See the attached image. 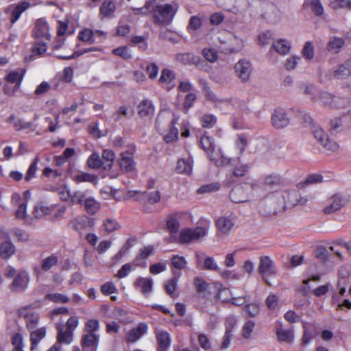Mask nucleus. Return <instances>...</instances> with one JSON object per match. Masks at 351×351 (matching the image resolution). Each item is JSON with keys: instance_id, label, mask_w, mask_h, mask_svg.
Segmentation results:
<instances>
[{"instance_id": "24", "label": "nucleus", "mask_w": 351, "mask_h": 351, "mask_svg": "<svg viewBox=\"0 0 351 351\" xmlns=\"http://www.w3.org/2000/svg\"><path fill=\"white\" fill-rule=\"evenodd\" d=\"M210 159L218 167H224L230 165L231 162V158L225 156L220 151H216L215 153L211 152L210 154Z\"/></svg>"}, {"instance_id": "51", "label": "nucleus", "mask_w": 351, "mask_h": 351, "mask_svg": "<svg viewBox=\"0 0 351 351\" xmlns=\"http://www.w3.org/2000/svg\"><path fill=\"white\" fill-rule=\"evenodd\" d=\"M203 128H213L217 123V118L210 114H204L201 119Z\"/></svg>"}, {"instance_id": "61", "label": "nucleus", "mask_w": 351, "mask_h": 351, "mask_svg": "<svg viewBox=\"0 0 351 351\" xmlns=\"http://www.w3.org/2000/svg\"><path fill=\"white\" fill-rule=\"evenodd\" d=\"M27 201H22V202L18 205V208L15 213L16 218L20 219H25L27 214Z\"/></svg>"}, {"instance_id": "54", "label": "nucleus", "mask_w": 351, "mask_h": 351, "mask_svg": "<svg viewBox=\"0 0 351 351\" xmlns=\"http://www.w3.org/2000/svg\"><path fill=\"white\" fill-rule=\"evenodd\" d=\"M330 7L333 10L341 8L351 10V0H334L330 3Z\"/></svg>"}, {"instance_id": "48", "label": "nucleus", "mask_w": 351, "mask_h": 351, "mask_svg": "<svg viewBox=\"0 0 351 351\" xmlns=\"http://www.w3.org/2000/svg\"><path fill=\"white\" fill-rule=\"evenodd\" d=\"M204 269L210 271H219L220 268L213 257L206 256L204 261Z\"/></svg>"}, {"instance_id": "53", "label": "nucleus", "mask_w": 351, "mask_h": 351, "mask_svg": "<svg viewBox=\"0 0 351 351\" xmlns=\"http://www.w3.org/2000/svg\"><path fill=\"white\" fill-rule=\"evenodd\" d=\"M171 265L176 269H182L186 266L187 262L184 257L178 255H174L171 258Z\"/></svg>"}, {"instance_id": "62", "label": "nucleus", "mask_w": 351, "mask_h": 351, "mask_svg": "<svg viewBox=\"0 0 351 351\" xmlns=\"http://www.w3.org/2000/svg\"><path fill=\"white\" fill-rule=\"evenodd\" d=\"M278 297L274 294H269L266 299V305L270 310H274L276 308L278 304Z\"/></svg>"}, {"instance_id": "50", "label": "nucleus", "mask_w": 351, "mask_h": 351, "mask_svg": "<svg viewBox=\"0 0 351 351\" xmlns=\"http://www.w3.org/2000/svg\"><path fill=\"white\" fill-rule=\"evenodd\" d=\"M274 40L272 33L269 31H265L261 33L258 36L259 45L265 46L271 43Z\"/></svg>"}, {"instance_id": "43", "label": "nucleus", "mask_w": 351, "mask_h": 351, "mask_svg": "<svg viewBox=\"0 0 351 351\" xmlns=\"http://www.w3.org/2000/svg\"><path fill=\"white\" fill-rule=\"evenodd\" d=\"M58 259L56 255H51L44 258L41 262V268L43 271H48L58 263Z\"/></svg>"}, {"instance_id": "9", "label": "nucleus", "mask_w": 351, "mask_h": 351, "mask_svg": "<svg viewBox=\"0 0 351 351\" xmlns=\"http://www.w3.org/2000/svg\"><path fill=\"white\" fill-rule=\"evenodd\" d=\"M15 252V247L12 243L8 234L0 230V256L6 259Z\"/></svg>"}, {"instance_id": "14", "label": "nucleus", "mask_w": 351, "mask_h": 351, "mask_svg": "<svg viewBox=\"0 0 351 351\" xmlns=\"http://www.w3.org/2000/svg\"><path fill=\"white\" fill-rule=\"evenodd\" d=\"M117 5L112 0H105L99 8V16L104 19H111L114 16Z\"/></svg>"}, {"instance_id": "1", "label": "nucleus", "mask_w": 351, "mask_h": 351, "mask_svg": "<svg viewBox=\"0 0 351 351\" xmlns=\"http://www.w3.org/2000/svg\"><path fill=\"white\" fill-rule=\"evenodd\" d=\"M178 8V4L174 1L170 3H156L154 0V22L158 25H169Z\"/></svg>"}, {"instance_id": "59", "label": "nucleus", "mask_w": 351, "mask_h": 351, "mask_svg": "<svg viewBox=\"0 0 351 351\" xmlns=\"http://www.w3.org/2000/svg\"><path fill=\"white\" fill-rule=\"evenodd\" d=\"M8 121L10 123H13L14 126L17 130L27 129L31 127V123L29 122H25L21 119H15L14 117H10Z\"/></svg>"}, {"instance_id": "5", "label": "nucleus", "mask_w": 351, "mask_h": 351, "mask_svg": "<svg viewBox=\"0 0 351 351\" xmlns=\"http://www.w3.org/2000/svg\"><path fill=\"white\" fill-rule=\"evenodd\" d=\"M24 73L17 71H11L6 77L7 84L4 86L3 90L6 95H13L19 88L23 80Z\"/></svg>"}, {"instance_id": "58", "label": "nucleus", "mask_w": 351, "mask_h": 351, "mask_svg": "<svg viewBox=\"0 0 351 351\" xmlns=\"http://www.w3.org/2000/svg\"><path fill=\"white\" fill-rule=\"evenodd\" d=\"M167 226L171 233H176L180 228V223L175 216H171L167 221Z\"/></svg>"}, {"instance_id": "38", "label": "nucleus", "mask_w": 351, "mask_h": 351, "mask_svg": "<svg viewBox=\"0 0 351 351\" xmlns=\"http://www.w3.org/2000/svg\"><path fill=\"white\" fill-rule=\"evenodd\" d=\"M102 158L104 161V169L108 170L111 169L114 160V154L112 150L105 149L102 152Z\"/></svg>"}, {"instance_id": "52", "label": "nucleus", "mask_w": 351, "mask_h": 351, "mask_svg": "<svg viewBox=\"0 0 351 351\" xmlns=\"http://www.w3.org/2000/svg\"><path fill=\"white\" fill-rule=\"evenodd\" d=\"M299 196L300 195L298 192L293 191L289 194L288 202L292 205L305 204L308 202V199L306 197H300L298 199Z\"/></svg>"}, {"instance_id": "21", "label": "nucleus", "mask_w": 351, "mask_h": 351, "mask_svg": "<svg viewBox=\"0 0 351 351\" xmlns=\"http://www.w3.org/2000/svg\"><path fill=\"white\" fill-rule=\"evenodd\" d=\"M147 325L145 323H141L137 328L129 331L126 336L127 341L132 343L138 340L144 334L147 332Z\"/></svg>"}, {"instance_id": "19", "label": "nucleus", "mask_w": 351, "mask_h": 351, "mask_svg": "<svg viewBox=\"0 0 351 351\" xmlns=\"http://www.w3.org/2000/svg\"><path fill=\"white\" fill-rule=\"evenodd\" d=\"M30 7L31 4L27 1H23L13 6L10 14V23L12 24L15 23L21 14Z\"/></svg>"}, {"instance_id": "41", "label": "nucleus", "mask_w": 351, "mask_h": 351, "mask_svg": "<svg viewBox=\"0 0 351 351\" xmlns=\"http://www.w3.org/2000/svg\"><path fill=\"white\" fill-rule=\"evenodd\" d=\"M114 55L119 56L124 60H130L132 58V52L130 49L126 46H122L114 49L112 51Z\"/></svg>"}, {"instance_id": "16", "label": "nucleus", "mask_w": 351, "mask_h": 351, "mask_svg": "<svg viewBox=\"0 0 351 351\" xmlns=\"http://www.w3.org/2000/svg\"><path fill=\"white\" fill-rule=\"evenodd\" d=\"M34 34L36 38L50 39L49 28L46 21L40 19L36 21Z\"/></svg>"}, {"instance_id": "27", "label": "nucleus", "mask_w": 351, "mask_h": 351, "mask_svg": "<svg viewBox=\"0 0 351 351\" xmlns=\"http://www.w3.org/2000/svg\"><path fill=\"white\" fill-rule=\"evenodd\" d=\"M84 206L89 215H95L100 208V204L92 197H87L85 199Z\"/></svg>"}, {"instance_id": "20", "label": "nucleus", "mask_w": 351, "mask_h": 351, "mask_svg": "<svg viewBox=\"0 0 351 351\" xmlns=\"http://www.w3.org/2000/svg\"><path fill=\"white\" fill-rule=\"evenodd\" d=\"M119 165L122 171L132 172L135 171L136 163L134 162L132 154L125 152L121 154Z\"/></svg>"}, {"instance_id": "36", "label": "nucleus", "mask_w": 351, "mask_h": 351, "mask_svg": "<svg viewBox=\"0 0 351 351\" xmlns=\"http://www.w3.org/2000/svg\"><path fill=\"white\" fill-rule=\"evenodd\" d=\"M120 225L114 219H106L103 221L102 228L108 234L120 228Z\"/></svg>"}, {"instance_id": "42", "label": "nucleus", "mask_w": 351, "mask_h": 351, "mask_svg": "<svg viewBox=\"0 0 351 351\" xmlns=\"http://www.w3.org/2000/svg\"><path fill=\"white\" fill-rule=\"evenodd\" d=\"M93 35L94 32L91 29L86 28L79 32L77 37L80 40L83 42L93 44L95 42Z\"/></svg>"}, {"instance_id": "64", "label": "nucleus", "mask_w": 351, "mask_h": 351, "mask_svg": "<svg viewBox=\"0 0 351 351\" xmlns=\"http://www.w3.org/2000/svg\"><path fill=\"white\" fill-rule=\"evenodd\" d=\"M194 285L198 292H204L208 286L205 280L199 277L194 279Z\"/></svg>"}, {"instance_id": "60", "label": "nucleus", "mask_w": 351, "mask_h": 351, "mask_svg": "<svg viewBox=\"0 0 351 351\" xmlns=\"http://www.w3.org/2000/svg\"><path fill=\"white\" fill-rule=\"evenodd\" d=\"M309 6L312 12L317 16H320L324 13V8L319 0H312Z\"/></svg>"}, {"instance_id": "11", "label": "nucleus", "mask_w": 351, "mask_h": 351, "mask_svg": "<svg viewBox=\"0 0 351 351\" xmlns=\"http://www.w3.org/2000/svg\"><path fill=\"white\" fill-rule=\"evenodd\" d=\"M271 119L273 126L278 129L287 127L290 121V117L285 111H274Z\"/></svg>"}, {"instance_id": "15", "label": "nucleus", "mask_w": 351, "mask_h": 351, "mask_svg": "<svg viewBox=\"0 0 351 351\" xmlns=\"http://www.w3.org/2000/svg\"><path fill=\"white\" fill-rule=\"evenodd\" d=\"M175 79L176 73L170 69H165L161 72L159 82L167 90H170L176 86Z\"/></svg>"}, {"instance_id": "3", "label": "nucleus", "mask_w": 351, "mask_h": 351, "mask_svg": "<svg viewBox=\"0 0 351 351\" xmlns=\"http://www.w3.org/2000/svg\"><path fill=\"white\" fill-rule=\"evenodd\" d=\"M206 234V230L202 227H197L195 229L184 228L178 237L173 239V241L180 244H187L204 237Z\"/></svg>"}, {"instance_id": "12", "label": "nucleus", "mask_w": 351, "mask_h": 351, "mask_svg": "<svg viewBox=\"0 0 351 351\" xmlns=\"http://www.w3.org/2000/svg\"><path fill=\"white\" fill-rule=\"evenodd\" d=\"M348 202L346 198L339 194L332 196L329 200V205L324 208L326 213H334L342 207H343Z\"/></svg>"}, {"instance_id": "35", "label": "nucleus", "mask_w": 351, "mask_h": 351, "mask_svg": "<svg viewBox=\"0 0 351 351\" xmlns=\"http://www.w3.org/2000/svg\"><path fill=\"white\" fill-rule=\"evenodd\" d=\"M52 208L47 206L43 203L37 204L34 206V215L36 218H41L47 215L51 214Z\"/></svg>"}, {"instance_id": "40", "label": "nucleus", "mask_w": 351, "mask_h": 351, "mask_svg": "<svg viewBox=\"0 0 351 351\" xmlns=\"http://www.w3.org/2000/svg\"><path fill=\"white\" fill-rule=\"evenodd\" d=\"M321 100L323 103L327 105H332L331 106L333 108H341V106L339 105V103L340 102V99L335 98L328 93H322L321 96Z\"/></svg>"}, {"instance_id": "45", "label": "nucleus", "mask_w": 351, "mask_h": 351, "mask_svg": "<svg viewBox=\"0 0 351 351\" xmlns=\"http://www.w3.org/2000/svg\"><path fill=\"white\" fill-rule=\"evenodd\" d=\"M45 298L53 302L60 304L68 303L70 300L66 295L58 293L47 294Z\"/></svg>"}, {"instance_id": "39", "label": "nucleus", "mask_w": 351, "mask_h": 351, "mask_svg": "<svg viewBox=\"0 0 351 351\" xmlns=\"http://www.w3.org/2000/svg\"><path fill=\"white\" fill-rule=\"evenodd\" d=\"M202 19L198 16H192L189 22V25L187 26V31L190 34L194 33L195 31L199 29L202 26Z\"/></svg>"}, {"instance_id": "18", "label": "nucleus", "mask_w": 351, "mask_h": 351, "mask_svg": "<svg viewBox=\"0 0 351 351\" xmlns=\"http://www.w3.org/2000/svg\"><path fill=\"white\" fill-rule=\"evenodd\" d=\"M19 316L24 317L26 322V326L29 329H33L37 325L39 316L38 314L34 312H29L27 308H21L19 311Z\"/></svg>"}, {"instance_id": "46", "label": "nucleus", "mask_w": 351, "mask_h": 351, "mask_svg": "<svg viewBox=\"0 0 351 351\" xmlns=\"http://www.w3.org/2000/svg\"><path fill=\"white\" fill-rule=\"evenodd\" d=\"M219 188H220L219 183L213 182V183L202 185L197 189V193L199 194L210 193H213V192L218 191L219 189Z\"/></svg>"}, {"instance_id": "17", "label": "nucleus", "mask_w": 351, "mask_h": 351, "mask_svg": "<svg viewBox=\"0 0 351 351\" xmlns=\"http://www.w3.org/2000/svg\"><path fill=\"white\" fill-rule=\"evenodd\" d=\"M235 216L230 215L219 218L216 225L219 230L223 234L229 232L234 225Z\"/></svg>"}, {"instance_id": "28", "label": "nucleus", "mask_w": 351, "mask_h": 351, "mask_svg": "<svg viewBox=\"0 0 351 351\" xmlns=\"http://www.w3.org/2000/svg\"><path fill=\"white\" fill-rule=\"evenodd\" d=\"M58 340L60 343L69 344L73 341V332L60 326L58 328Z\"/></svg>"}, {"instance_id": "31", "label": "nucleus", "mask_w": 351, "mask_h": 351, "mask_svg": "<svg viewBox=\"0 0 351 351\" xmlns=\"http://www.w3.org/2000/svg\"><path fill=\"white\" fill-rule=\"evenodd\" d=\"M136 286L141 287L143 294L147 295L152 291L153 281L150 278H138L135 281Z\"/></svg>"}, {"instance_id": "47", "label": "nucleus", "mask_w": 351, "mask_h": 351, "mask_svg": "<svg viewBox=\"0 0 351 351\" xmlns=\"http://www.w3.org/2000/svg\"><path fill=\"white\" fill-rule=\"evenodd\" d=\"M87 197L84 192L78 191L71 193L70 199L73 204L82 205Z\"/></svg>"}, {"instance_id": "26", "label": "nucleus", "mask_w": 351, "mask_h": 351, "mask_svg": "<svg viewBox=\"0 0 351 351\" xmlns=\"http://www.w3.org/2000/svg\"><path fill=\"white\" fill-rule=\"evenodd\" d=\"M344 45V40L341 38L331 37L327 45V49L332 53H337Z\"/></svg>"}, {"instance_id": "55", "label": "nucleus", "mask_w": 351, "mask_h": 351, "mask_svg": "<svg viewBox=\"0 0 351 351\" xmlns=\"http://www.w3.org/2000/svg\"><path fill=\"white\" fill-rule=\"evenodd\" d=\"M255 324L254 322L249 320L246 322L242 328V336L245 339H248L251 337L254 331Z\"/></svg>"}, {"instance_id": "29", "label": "nucleus", "mask_w": 351, "mask_h": 351, "mask_svg": "<svg viewBox=\"0 0 351 351\" xmlns=\"http://www.w3.org/2000/svg\"><path fill=\"white\" fill-rule=\"evenodd\" d=\"M133 14L135 15L147 16L149 14H153L154 12V0H148L145 5L139 8H132Z\"/></svg>"}, {"instance_id": "34", "label": "nucleus", "mask_w": 351, "mask_h": 351, "mask_svg": "<svg viewBox=\"0 0 351 351\" xmlns=\"http://www.w3.org/2000/svg\"><path fill=\"white\" fill-rule=\"evenodd\" d=\"M87 165L90 169H97L100 167L104 168L102 159L97 153H93L87 160Z\"/></svg>"}, {"instance_id": "63", "label": "nucleus", "mask_w": 351, "mask_h": 351, "mask_svg": "<svg viewBox=\"0 0 351 351\" xmlns=\"http://www.w3.org/2000/svg\"><path fill=\"white\" fill-rule=\"evenodd\" d=\"M303 56L308 60H311L313 58L314 56V50L313 46L310 42H306L302 49Z\"/></svg>"}, {"instance_id": "23", "label": "nucleus", "mask_w": 351, "mask_h": 351, "mask_svg": "<svg viewBox=\"0 0 351 351\" xmlns=\"http://www.w3.org/2000/svg\"><path fill=\"white\" fill-rule=\"evenodd\" d=\"M351 75V60H347L333 71L334 77L343 79Z\"/></svg>"}, {"instance_id": "10", "label": "nucleus", "mask_w": 351, "mask_h": 351, "mask_svg": "<svg viewBox=\"0 0 351 351\" xmlns=\"http://www.w3.org/2000/svg\"><path fill=\"white\" fill-rule=\"evenodd\" d=\"M155 334L158 345V351H166L169 348L171 342L169 333L165 330L156 328Z\"/></svg>"}, {"instance_id": "7", "label": "nucleus", "mask_w": 351, "mask_h": 351, "mask_svg": "<svg viewBox=\"0 0 351 351\" xmlns=\"http://www.w3.org/2000/svg\"><path fill=\"white\" fill-rule=\"evenodd\" d=\"M258 272L262 276L266 283L269 284L267 278L274 276L276 274V267L274 262L269 256H262L260 258Z\"/></svg>"}, {"instance_id": "57", "label": "nucleus", "mask_w": 351, "mask_h": 351, "mask_svg": "<svg viewBox=\"0 0 351 351\" xmlns=\"http://www.w3.org/2000/svg\"><path fill=\"white\" fill-rule=\"evenodd\" d=\"M301 58L299 56H291L287 59L285 66L288 71L293 70L296 68Z\"/></svg>"}, {"instance_id": "13", "label": "nucleus", "mask_w": 351, "mask_h": 351, "mask_svg": "<svg viewBox=\"0 0 351 351\" xmlns=\"http://www.w3.org/2000/svg\"><path fill=\"white\" fill-rule=\"evenodd\" d=\"M230 199L234 203H243L249 200L250 196L243 186H237L229 194Z\"/></svg>"}, {"instance_id": "32", "label": "nucleus", "mask_w": 351, "mask_h": 351, "mask_svg": "<svg viewBox=\"0 0 351 351\" xmlns=\"http://www.w3.org/2000/svg\"><path fill=\"white\" fill-rule=\"evenodd\" d=\"M278 339L280 342L290 343L293 341L294 335L292 330H285L282 328H279L276 331Z\"/></svg>"}, {"instance_id": "6", "label": "nucleus", "mask_w": 351, "mask_h": 351, "mask_svg": "<svg viewBox=\"0 0 351 351\" xmlns=\"http://www.w3.org/2000/svg\"><path fill=\"white\" fill-rule=\"evenodd\" d=\"M29 282V276L25 271H21L16 274L13 278L10 288L15 293L24 292L27 288Z\"/></svg>"}, {"instance_id": "4", "label": "nucleus", "mask_w": 351, "mask_h": 351, "mask_svg": "<svg viewBox=\"0 0 351 351\" xmlns=\"http://www.w3.org/2000/svg\"><path fill=\"white\" fill-rule=\"evenodd\" d=\"M312 133L317 141L326 149L332 152L339 149V145L330 140L328 134L317 125H313Z\"/></svg>"}, {"instance_id": "2", "label": "nucleus", "mask_w": 351, "mask_h": 351, "mask_svg": "<svg viewBox=\"0 0 351 351\" xmlns=\"http://www.w3.org/2000/svg\"><path fill=\"white\" fill-rule=\"evenodd\" d=\"M99 323L97 319L88 320L84 326L81 345L84 351H96L99 340Z\"/></svg>"}, {"instance_id": "33", "label": "nucleus", "mask_w": 351, "mask_h": 351, "mask_svg": "<svg viewBox=\"0 0 351 351\" xmlns=\"http://www.w3.org/2000/svg\"><path fill=\"white\" fill-rule=\"evenodd\" d=\"M46 335V330L45 328H40L30 333V340L32 344V349L38 345V343L43 339Z\"/></svg>"}, {"instance_id": "49", "label": "nucleus", "mask_w": 351, "mask_h": 351, "mask_svg": "<svg viewBox=\"0 0 351 351\" xmlns=\"http://www.w3.org/2000/svg\"><path fill=\"white\" fill-rule=\"evenodd\" d=\"M202 55L210 62H215L218 59L217 51L213 48H204L202 50Z\"/></svg>"}, {"instance_id": "25", "label": "nucleus", "mask_w": 351, "mask_h": 351, "mask_svg": "<svg viewBox=\"0 0 351 351\" xmlns=\"http://www.w3.org/2000/svg\"><path fill=\"white\" fill-rule=\"evenodd\" d=\"M274 50L280 55L287 54L291 49V44L285 39H278L273 43Z\"/></svg>"}, {"instance_id": "22", "label": "nucleus", "mask_w": 351, "mask_h": 351, "mask_svg": "<svg viewBox=\"0 0 351 351\" xmlns=\"http://www.w3.org/2000/svg\"><path fill=\"white\" fill-rule=\"evenodd\" d=\"M193 160L191 157L182 158L178 161L176 171L179 173L190 175L193 170Z\"/></svg>"}, {"instance_id": "8", "label": "nucleus", "mask_w": 351, "mask_h": 351, "mask_svg": "<svg viewBox=\"0 0 351 351\" xmlns=\"http://www.w3.org/2000/svg\"><path fill=\"white\" fill-rule=\"evenodd\" d=\"M234 71L240 80L243 83H246L250 78L252 71V64L246 59L240 60L235 64Z\"/></svg>"}, {"instance_id": "56", "label": "nucleus", "mask_w": 351, "mask_h": 351, "mask_svg": "<svg viewBox=\"0 0 351 351\" xmlns=\"http://www.w3.org/2000/svg\"><path fill=\"white\" fill-rule=\"evenodd\" d=\"M96 180V176L88 173L82 172L75 176L74 180L77 182H93Z\"/></svg>"}, {"instance_id": "30", "label": "nucleus", "mask_w": 351, "mask_h": 351, "mask_svg": "<svg viewBox=\"0 0 351 351\" xmlns=\"http://www.w3.org/2000/svg\"><path fill=\"white\" fill-rule=\"evenodd\" d=\"M173 116L174 118L171 121L172 127L170 129L169 133L164 136V140L167 143L173 142L178 138V130L174 127L176 124H178V117H177L176 114H174Z\"/></svg>"}, {"instance_id": "44", "label": "nucleus", "mask_w": 351, "mask_h": 351, "mask_svg": "<svg viewBox=\"0 0 351 351\" xmlns=\"http://www.w3.org/2000/svg\"><path fill=\"white\" fill-rule=\"evenodd\" d=\"M38 161H39V157L36 156V157H35V158L34 159V160L29 165V167L27 171L26 175L25 176V180L27 182H29L32 178H36V171H37V165H38Z\"/></svg>"}, {"instance_id": "37", "label": "nucleus", "mask_w": 351, "mask_h": 351, "mask_svg": "<svg viewBox=\"0 0 351 351\" xmlns=\"http://www.w3.org/2000/svg\"><path fill=\"white\" fill-rule=\"evenodd\" d=\"M200 143L202 148L205 152H207L209 157L211 152H213V153L216 152L215 145L212 138L207 136H204L201 138Z\"/></svg>"}]
</instances>
